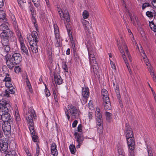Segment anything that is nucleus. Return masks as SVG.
Listing matches in <instances>:
<instances>
[{"label":"nucleus","mask_w":156,"mask_h":156,"mask_svg":"<svg viewBox=\"0 0 156 156\" xmlns=\"http://www.w3.org/2000/svg\"><path fill=\"white\" fill-rule=\"evenodd\" d=\"M33 116L34 118L36 116L35 112L34 110L32 109L28 112L26 115V119L29 125V129H30L31 134L33 135L32 140L34 142H37L38 140V136L35 135V132L34 130V123L32 118Z\"/></svg>","instance_id":"obj_1"},{"label":"nucleus","mask_w":156,"mask_h":156,"mask_svg":"<svg viewBox=\"0 0 156 156\" xmlns=\"http://www.w3.org/2000/svg\"><path fill=\"white\" fill-rule=\"evenodd\" d=\"M22 57L20 54L15 53L6 62L7 66L11 69L17 64H19L22 60Z\"/></svg>","instance_id":"obj_2"},{"label":"nucleus","mask_w":156,"mask_h":156,"mask_svg":"<svg viewBox=\"0 0 156 156\" xmlns=\"http://www.w3.org/2000/svg\"><path fill=\"white\" fill-rule=\"evenodd\" d=\"M69 113L73 118L76 119L79 117L80 112L75 107L71 105H68L67 108L65 110V113L68 120L70 119V116L69 115Z\"/></svg>","instance_id":"obj_3"},{"label":"nucleus","mask_w":156,"mask_h":156,"mask_svg":"<svg viewBox=\"0 0 156 156\" xmlns=\"http://www.w3.org/2000/svg\"><path fill=\"white\" fill-rule=\"evenodd\" d=\"M101 94L105 109L106 110H110L111 108V105L107 91L105 89H102Z\"/></svg>","instance_id":"obj_4"},{"label":"nucleus","mask_w":156,"mask_h":156,"mask_svg":"<svg viewBox=\"0 0 156 156\" xmlns=\"http://www.w3.org/2000/svg\"><path fill=\"white\" fill-rule=\"evenodd\" d=\"M95 116L97 125L99 127L98 128V131L99 133H101L102 132L103 126L102 123L103 120L101 115L100 112V110L99 108H96Z\"/></svg>","instance_id":"obj_5"},{"label":"nucleus","mask_w":156,"mask_h":156,"mask_svg":"<svg viewBox=\"0 0 156 156\" xmlns=\"http://www.w3.org/2000/svg\"><path fill=\"white\" fill-rule=\"evenodd\" d=\"M117 42L119 49L122 55V57L123 58V54L125 55L124 51V50H125L126 55L130 60V61L132 62L131 56L129 52L127 46L125 42L122 41V44L121 45H119L118 41H117Z\"/></svg>","instance_id":"obj_6"},{"label":"nucleus","mask_w":156,"mask_h":156,"mask_svg":"<svg viewBox=\"0 0 156 156\" xmlns=\"http://www.w3.org/2000/svg\"><path fill=\"white\" fill-rule=\"evenodd\" d=\"M54 29L55 38L54 41L55 45L56 47H60L62 45V41L60 38L58 28L57 25H54Z\"/></svg>","instance_id":"obj_7"},{"label":"nucleus","mask_w":156,"mask_h":156,"mask_svg":"<svg viewBox=\"0 0 156 156\" xmlns=\"http://www.w3.org/2000/svg\"><path fill=\"white\" fill-rule=\"evenodd\" d=\"M10 105L6 100L3 99L0 101V113L9 112Z\"/></svg>","instance_id":"obj_8"},{"label":"nucleus","mask_w":156,"mask_h":156,"mask_svg":"<svg viewBox=\"0 0 156 156\" xmlns=\"http://www.w3.org/2000/svg\"><path fill=\"white\" fill-rule=\"evenodd\" d=\"M12 122H3L2 127L4 132V134L7 137L9 138L10 136L11 126V124Z\"/></svg>","instance_id":"obj_9"},{"label":"nucleus","mask_w":156,"mask_h":156,"mask_svg":"<svg viewBox=\"0 0 156 156\" xmlns=\"http://www.w3.org/2000/svg\"><path fill=\"white\" fill-rule=\"evenodd\" d=\"M0 115H1V119L3 122H12V117L9 112H7V113L4 112L0 113Z\"/></svg>","instance_id":"obj_10"},{"label":"nucleus","mask_w":156,"mask_h":156,"mask_svg":"<svg viewBox=\"0 0 156 156\" xmlns=\"http://www.w3.org/2000/svg\"><path fill=\"white\" fill-rule=\"evenodd\" d=\"M83 23L86 32L87 34H91L93 33V29L92 27L91 23L88 21L83 20Z\"/></svg>","instance_id":"obj_11"},{"label":"nucleus","mask_w":156,"mask_h":156,"mask_svg":"<svg viewBox=\"0 0 156 156\" xmlns=\"http://www.w3.org/2000/svg\"><path fill=\"white\" fill-rule=\"evenodd\" d=\"M74 136L77 142L78 143V145L76 146V147L77 148H79L84 140V137L81 134L77 132L75 133Z\"/></svg>","instance_id":"obj_12"},{"label":"nucleus","mask_w":156,"mask_h":156,"mask_svg":"<svg viewBox=\"0 0 156 156\" xmlns=\"http://www.w3.org/2000/svg\"><path fill=\"white\" fill-rule=\"evenodd\" d=\"M129 148L131 150H133L135 148V141L133 137L126 138Z\"/></svg>","instance_id":"obj_13"},{"label":"nucleus","mask_w":156,"mask_h":156,"mask_svg":"<svg viewBox=\"0 0 156 156\" xmlns=\"http://www.w3.org/2000/svg\"><path fill=\"white\" fill-rule=\"evenodd\" d=\"M19 41L20 44L21 50L24 54L28 55V51L27 48L25 45L23 38L21 35L19 37Z\"/></svg>","instance_id":"obj_14"},{"label":"nucleus","mask_w":156,"mask_h":156,"mask_svg":"<svg viewBox=\"0 0 156 156\" xmlns=\"http://www.w3.org/2000/svg\"><path fill=\"white\" fill-rule=\"evenodd\" d=\"M38 34L37 32L33 31L31 34H30L27 37V38L29 42L31 41H34V42H38L39 41V38L38 37Z\"/></svg>","instance_id":"obj_15"},{"label":"nucleus","mask_w":156,"mask_h":156,"mask_svg":"<svg viewBox=\"0 0 156 156\" xmlns=\"http://www.w3.org/2000/svg\"><path fill=\"white\" fill-rule=\"evenodd\" d=\"M90 65L93 69V72L95 76L96 77L99 78L100 77V75L98 73L99 69L97 62H95L93 64H91Z\"/></svg>","instance_id":"obj_16"},{"label":"nucleus","mask_w":156,"mask_h":156,"mask_svg":"<svg viewBox=\"0 0 156 156\" xmlns=\"http://www.w3.org/2000/svg\"><path fill=\"white\" fill-rule=\"evenodd\" d=\"M30 46V48L33 52L36 53L38 52V47L37 43L34 42V41H31L29 42Z\"/></svg>","instance_id":"obj_17"},{"label":"nucleus","mask_w":156,"mask_h":156,"mask_svg":"<svg viewBox=\"0 0 156 156\" xmlns=\"http://www.w3.org/2000/svg\"><path fill=\"white\" fill-rule=\"evenodd\" d=\"M88 51L90 64H93V63L97 62L94 57V51L91 50H88Z\"/></svg>","instance_id":"obj_18"},{"label":"nucleus","mask_w":156,"mask_h":156,"mask_svg":"<svg viewBox=\"0 0 156 156\" xmlns=\"http://www.w3.org/2000/svg\"><path fill=\"white\" fill-rule=\"evenodd\" d=\"M126 138L133 137V131L130 127L129 126H126Z\"/></svg>","instance_id":"obj_19"},{"label":"nucleus","mask_w":156,"mask_h":156,"mask_svg":"<svg viewBox=\"0 0 156 156\" xmlns=\"http://www.w3.org/2000/svg\"><path fill=\"white\" fill-rule=\"evenodd\" d=\"M57 146L55 143H52L51 146V154L54 156H57L58 154V152L57 149Z\"/></svg>","instance_id":"obj_20"},{"label":"nucleus","mask_w":156,"mask_h":156,"mask_svg":"<svg viewBox=\"0 0 156 156\" xmlns=\"http://www.w3.org/2000/svg\"><path fill=\"white\" fill-rule=\"evenodd\" d=\"M62 10V17L66 19L67 22H69L70 21V18L69 13L68 11L67 10L66 8H63Z\"/></svg>","instance_id":"obj_21"},{"label":"nucleus","mask_w":156,"mask_h":156,"mask_svg":"<svg viewBox=\"0 0 156 156\" xmlns=\"http://www.w3.org/2000/svg\"><path fill=\"white\" fill-rule=\"evenodd\" d=\"M8 143L4 140H1V145L0 147L1 148L2 150L6 152L8 151Z\"/></svg>","instance_id":"obj_22"},{"label":"nucleus","mask_w":156,"mask_h":156,"mask_svg":"<svg viewBox=\"0 0 156 156\" xmlns=\"http://www.w3.org/2000/svg\"><path fill=\"white\" fill-rule=\"evenodd\" d=\"M9 24L8 23H5L2 24L0 26V30L2 31H10L8 27Z\"/></svg>","instance_id":"obj_23"},{"label":"nucleus","mask_w":156,"mask_h":156,"mask_svg":"<svg viewBox=\"0 0 156 156\" xmlns=\"http://www.w3.org/2000/svg\"><path fill=\"white\" fill-rule=\"evenodd\" d=\"M142 56L143 57L144 61L147 66L148 70H149V68H151V69H152V67L151 66V64L150 63L149 60L145 54L144 53V54L143 55H142Z\"/></svg>","instance_id":"obj_24"},{"label":"nucleus","mask_w":156,"mask_h":156,"mask_svg":"<svg viewBox=\"0 0 156 156\" xmlns=\"http://www.w3.org/2000/svg\"><path fill=\"white\" fill-rule=\"evenodd\" d=\"M82 94L83 97L85 98H87L89 94L88 88L87 87H85V88H82Z\"/></svg>","instance_id":"obj_25"},{"label":"nucleus","mask_w":156,"mask_h":156,"mask_svg":"<svg viewBox=\"0 0 156 156\" xmlns=\"http://www.w3.org/2000/svg\"><path fill=\"white\" fill-rule=\"evenodd\" d=\"M7 21L4 12L3 10H0V22H5Z\"/></svg>","instance_id":"obj_26"},{"label":"nucleus","mask_w":156,"mask_h":156,"mask_svg":"<svg viewBox=\"0 0 156 156\" xmlns=\"http://www.w3.org/2000/svg\"><path fill=\"white\" fill-rule=\"evenodd\" d=\"M54 79L56 84H60L62 83V79L60 75H55L54 76Z\"/></svg>","instance_id":"obj_27"},{"label":"nucleus","mask_w":156,"mask_h":156,"mask_svg":"<svg viewBox=\"0 0 156 156\" xmlns=\"http://www.w3.org/2000/svg\"><path fill=\"white\" fill-rule=\"evenodd\" d=\"M129 16L130 17L131 20L132 21V23L134 25H136L135 22L137 23L138 25H139V22L138 18L136 16H133L130 14H129Z\"/></svg>","instance_id":"obj_28"},{"label":"nucleus","mask_w":156,"mask_h":156,"mask_svg":"<svg viewBox=\"0 0 156 156\" xmlns=\"http://www.w3.org/2000/svg\"><path fill=\"white\" fill-rule=\"evenodd\" d=\"M9 31H3L0 34V37L2 39L8 38L9 37Z\"/></svg>","instance_id":"obj_29"},{"label":"nucleus","mask_w":156,"mask_h":156,"mask_svg":"<svg viewBox=\"0 0 156 156\" xmlns=\"http://www.w3.org/2000/svg\"><path fill=\"white\" fill-rule=\"evenodd\" d=\"M2 48L3 50L5 55H7V53L9 52L10 50V47L8 45L6 46H3Z\"/></svg>","instance_id":"obj_30"},{"label":"nucleus","mask_w":156,"mask_h":156,"mask_svg":"<svg viewBox=\"0 0 156 156\" xmlns=\"http://www.w3.org/2000/svg\"><path fill=\"white\" fill-rule=\"evenodd\" d=\"M123 60L125 62L126 64V66L127 67V68H128V70L129 73H131V70H130V67L129 66V63H128V61H127V59L126 58V56L124 54H123Z\"/></svg>","instance_id":"obj_31"},{"label":"nucleus","mask_w":156,"mask_h":156,"mask_svg":"<svg viewBox=\"0 0 156 156\" xmlns=\"http://www.w3.org/2000/svg\"><path fill=\"white\" fill-rule=\"evenodd\" d=\"M115 91L117 94V96L118 98L119 99V101H121V97L120 94L119 89L118 85H116V86Z\"/></svg>","instance_id":"obj_32"},{"label":"nucleus","mask_w":156,"mask_h":156,"mask_svg":"<svg viewBox=\"0 0 156 156\" xmlns=\"http://www.w3.org/2000/svg\"><path fill=\"white\" fill-rule=\"evenodd\" d=\"M105 115L106 116V119L108 121H110V120L112 119V114L109 112H106Z\"/></svg>","instance_id":"obj_33"},{"label":"nucleus","mask_w":156,"mask_h":156,"mask_svg":"<svg viewBox=\"0 0 156 156\" xmlns=\"http://www.w3.org/2000/svg\"><path fill=\"white\" fill-rule=\"evenodd\" d=\"M9 41L8 38L2 39V43L3 46L8 45Z\"/></svg>","instance_id":"obj_34"},{"label":"nucleus","mask_w":156,"mask_h":156,"mask_svg":"<svg viewBox=\"0 0 156 156\" xmlns=\"http://www.w3.org/2000/svg\"><path fill=\"white\" fill-rule=\"evenodd\" d=\"M5 156H16V152L15 151L12 150L10 151H7L5 153Z\"/></svg>","instance_id":"obj_35"},{"label":"nucleus","mask_w":156,"mask_h":156,"mask_svg":"<svg viewBox=\"0 0 156 156\" xmlns=\"http://www.w3.org/2000/svg\"><path fill=\"white\" fill-rule=\"evenodd\" d=\"M149 71L153 78V80L154 81H156V77L154 74L153 69H151V68H149Z\"/></svg>","instance_id":"obj_36"},{"label":"nucleus","mask_w":156,"mask_h":156,"mask_svg":"<svg viewBox=\"0 0 156 156\" xmlns=\"http://www.w3.org/2000/svg\"><path fill=\"white\" fill-rule=\"evenodd\" d=\"M150 27L151 29L154 32L156 31V26H155L153 22H149Z\"/></svg>","instance_id":"obj_37"},{"label":"nucleus","mask_w":156,"mask_h":156,"mask_svg":"<svg viewBox=\"0 0 156 156\" xmlns=\"http://www.w3.org/2000/svg\"><path fill=\"white\" fill-rule=\"evenodd\" d=\"M27 80L26 81V82H27V86L28 88L29 89V91L31 93H32V89L31 88V85H30V83L29 80H28L27 78Z\"/></svg>","instance_id":"obj_38"},{"label":"nucleus","mask_w":156,"mask_h":156,"mask_svg":"<svg viewBox=\"0 0 156 156\" xmlns=\"http://www.w3.org/2000/svg\"><path fill=\"white\" fill-rule=\"evenodd\" d=\"M69 149L71 153L74 154L76 150L75 146L73 145H71L69 146Z\"/></svg>","instance_id":"obj_39"},{"label":"nucleus","mask_w":156,"mask_h":156,"mask_svg":"<svg viewBox=\"0 0 156 156\" xmlns=\"http://www.w3.org/2000/svg\"><path fill=\"white\" fill-rule=\"evenodd\" d=\"M83 16L84 19L88 18L89 16V12L87 10H84L83 13Z\"/></svg>","instance_id":"obj_40"},{"label":"nucleus","mask_w":156,"mask_h":156,"mask_svg":"<svg viewBox=\"0 0 156 156\" xmlns=\"http://www.w3.org/2000/svg\"><path fill=\"white\" fill-rule=\"evenodd\" d=\"M8 89L10 91L9 93L11 94H14L15 91V89L12 86L8 88Z\"/></svg>","instance_id":"obj_41"},{"label":"nucleus","mask_w":156,"mask_h":156,"mask_svg":"<svg viewBox=\"0 0 156 156\" xmlns=\"http://www.w3.org/2000/svg\"><path fill=\"white\" fill-rule=\"evenodd\" d=\"M15 119L17 122H19L20 120V115L18 111L15 112Z\"/></svg>","instance_id":"obj_42"},{"label":"nucleus","mask_w":156,"mask_h":156,"mask_svg":"<svg viewBox=\"0 0 156 156\" xmlns=\"http://www.w3.org/2000/svg\"><path fill=\"white\" fill-rule=\"evenodd\" d=\"M135 45L137 46V48H138L139 51L140 52L142 53L143 55L144 54V53H145L143 49V48H142V46L140 45V48H139V46H138L137 44V43L136 42H135Z\"/></svg>","instance_id":"obj_43"},{"label":"nucleus","mask_w":156,"mask_h":156,"mask_svg":"<svg viewBox=\"0 0 156 156\" xmlns=\"http://www.w3.org/2000/svg\"><path fill=\"white\" fill-rule=\"evenodd\" d=\"M70 40L71 41V43L72 44V47L73 48V51L75 50V41L73 40V38H71L70 37Z\"/></svg>","instance_id":"obj_44"},{"label":"nucleus","mask_w":156,"mask_h":156,"mask_svg":"<svg viewBox=\"0 0 156 156\" xmlns=\"http://www.w3.org/2000/svg\"><path fill=\"white\" fill-rule=\"evenodd\" d=\"M147 151L148 153V156H153L152 150L150 147H147Z\"/></svg>","instance_id":"obj_45"},{"label":"nucleus","mask_w":156,"mask_h":156,"mask_svg":"<svg viewBox=\"0 0 156 156\" xmlns=\"http://www.w3.org/2000/svg\"><path fill=\"white\" fill-rule=\"evenodd\" d=\"M146 15L148 17L152 18L153 16V12H152L151 11H147L146 12Z\"/></svg>","instance_id":"obj_46"},{"label":"nucleus","mask_w":156,"mask_h":156,"mask_svg":"<svg viewBox=\"0 0 156 156\" xmlns=\"http://www.w3.org/2000/svg\"><path fill=\"white\" fill-rule=\"evenodd\" d=\"M45 95L46 96H49L50 95V93L49 92V91L46 85H45Z\"/></svg>","instance_id":"obj_47"},{"label":"nucleus","mask_w":156,"mask_h":156,"mask_svg":"<svg viewBox=\"0 0 156 156\" xmlns=\"http://www.w3.org/2000/svg\"><path fill=\"white\" fill-rule=\"evenodd\" d=\"M14 70L16 73H18L20 71L21 69L19 66H16L15 67Z\"/></svg>","instance_id":"obj_48"},{"label":"nucleus","mask_w":156,"mask_h":156,"mask_svg":"<svg viewBox=\"0 0 156 156\" xmlns=\"http://www.w3.org/2000/svg\"><path fill=\"white\" fill-rule=\"evenodd\" d=\"M32 21L33 23H34V26L36 28V30H37L38 27L37 26V24L36 23V20L35 18H34V17H33Z\"/></svg>","instance_id":"obj_49"},{"label":"nucleus","mask_w":156,"mask_h":156,"mask_svg":"<svg viewBox=\"0 0 156 156\" xmlns=\"http://www.w3.org/2000/svg\"><path fill=\"white\" fill-rule=\"evenodd\" d=\"M73 54L74 55V59L76 61H78V60L79 59V57L78 55L76 53L75 50L73 51Z\"/></svg>","instance_id":"obj_50"},{"label":"nucleus","mask_w":156,"mask_h":156,"mask_svg":"<svg viewBox=\"0 0 156 156\" xmlns=\"http://www.w3.org/2000/svg\"><path fill=\"white\" fill-rule=\"evenodd\" d=\"M150 4L148 3H145L143 4L142 6V9L143 10L146 7L149 6Z\"/></svg>","instance_id":"obj_51"},{"label":"nucleus","mask_w":156,"mask_h":156,"mask_svg":"<svg viewBox=\"0 0 156 156\" xmlns=\"http://www.w3.org/2000/svg\"><path fill=\"white\" fill-rule=\"evenodd\" d=\"M110 64H111L112 68L113 69L115 70L116 69V68L115 65V63H114L112 61H111V60H110Z\"/></svg>","instance_id":"obj_52"},{"label":"nucleus","mask_w":156,"mask_h":156,"mask_svg":"<svg viewBox=\"0 0 156 156\" xmlns=\"http://www.w3.org/2000/svg\"><path fill=\"white\" fill-rule=\"evenodd\" d=\"M11 79L9 77V75L8 74H7L6 75V77L4 79V80L6 82H9L11 81Z\"/></svg>","instance_id":"obj_53"},{"label":"nucleus","mask_w":156,"mask_h":156,"mask_svg":"<svg viewBox=\"0 0 156 156\" xmlns=\"http://www.w3.org/2000/svg\"><path fill=\"white\" fill-rule=\"evenodd\" d=\"M5 86L7 87L8 88H9L11 87L12 86V85L11 83V81H9L6 82Z\"/></svg>","instance_id":"obj_54"},{"label":"nucleus","mask_w":156,"mask_h":156,"mask_svg":"<svg viewBox=\"0 0 156 156\" xmlns=\"http://www.w3.org/2000/svg\"><path fill=\"white\" fill-rule=\"evenodd\" d=\"M62 68L64 71H65L66 72H68V69L67 67V65L66 62H64L63 65L62 66Z\"/></svg>","instance_id":"obj_55"},{"label":"nucleus","mask_w":156,"mask_h":156,"mask_svg":"<svg viewBox=\"0 0 156 156\" xmlns=\"http://www.w3.org/2000/svg\"><path fill=\"white\" fill-rule=\"evenodd\" d=\"M92 112H89L88 114V117L89 120L92 119L93 117Z\"/></svg>","instance_id":"obj_56"},{"label":"nucleus","mask_w":156,"mask_h":156,"mask_svg":"<svg viewBox=\"0 0 156 156\" xmlns=\"http://www.w3.org/2000/svg\"><path fill=\"white\" fill-rule=\"evenodd\" d=\"M89 107L90 109H92L93 108V104L92 101H90L88 103Z\"/></svg>","instance_id":"obj_57"},{"label":"nucleus","mask_w":156,"mask_h":156,"mask_svg":"<svg viewBox=\"0 0 156 156\" xmlns=\"http://www.w3.org/2000/svg\"><path fill=\"white\" fill-rule=\"evenodd\" d=\"M122 3H123V5L125 7L126 12H127L129 13V10L127 8L126 6V4H125V2L124 1V0H122Z\"/></svg>","instance_id":"obj_58"},{"label":"nucleus","mask_w":156,"mask_h":156,"mask_svg":"<svg viewBox=\"0 0 156 156\" xmlns=\"http://www.w3.org/2000/svg\"><path fill=\"white\" fill-rule=\"evenodd\" d=\"M82 126L81 124H80L78 127V131L79 132H81L82 131Z\"/></svg>","instance_id":"obj_59"},{"label":"nucleus","mask_w":156,"mask_h":156,"mask_svg":"<svg viewBox=\"0 0 156 156\" xmlns=\"http://www.w3.org/2000/svg\"><path fill=\"white\" fill-rule=\"evenodd\" d=\"M78 122L76 120H75L73 123L72 126L73 127H75L77 123Z\"/></svg>","instance_id":"obj_60"},{"label":"nucleus","mask_w":156,"mask_h":156,"mask_svg":"<svg viewBox=\"0 0 156 156\" xmlns=\"http://www.w3.org/2000/svg\"><path fill=\"white\" fill-rule=\"evenodd\" d=\"M152 3L153 6L156 8V0H153L152 1Z\"/></svg>","instance_id":"obj_61"},{"label":"nucleus","mask_w":156,"mask_h":156,"mask_svg":"<svg viewBox=\"0 0 156 156\" xmlns=\"http://www.w3.org/2000/svg\"><path fill=\"white\" fill-rule=\"evenodd\" d=\"M58 11L60 15V17L62 18V15L61 14V13H62V10L60 8L58 9Z\"/></svg>","instance_id":"obj_62"},{"label":"nucleus","mask_w":156,"mask_h":156,"mask_svg":"<svg viewBox=\"0 0 156 156\" xmlns=\"http://www.w3.org/2000/svg\"><path fill=\"white\" fill-rule=\"evenodd\" d=\"M9 92L7 90H6L5 91V94H4L5 96H6L7 97H9Z\"/></svg>","instance_id":"obj_63"},{"label":"nucleus","mask_w":156,"mask_h":156,"mask_svg":"<svg viewBox=\"0 0 156 156\" xmlns=\"http://www.w3.org/2000/svg\"><path fill=\"white\" fill-rule=\"evenodd\" d=\"M133 151V150H131V151L130 152L129 156H135Z\"/></svg>","instance_id":"obj_64"}]
</instances>
